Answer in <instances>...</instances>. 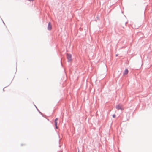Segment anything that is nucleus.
Returning <instances> with one entry per match:
<instances>
[{
    "mask_svg": "<svg viewBox=\"0 0 152 152\" xmlns=\"http://www.w3.org/2000/svg\"><path fill=\"white\" fill-rule=\"evenodd\" d=\"M116 108L118 110H123L124 108L123 107V106L121 104H119L116 106Z\"/></svg>",
    "mask_w": 152,
    "mask_h": 152,
    "instance_id": "1",
    "label": "nucleus"
},
{
    "mask_svg": "<svg viewBox=\"0 0 152 152\" xmlns=\"http://www.w3.org/2000/svg\"><path fill=\"white\" fill-rule=\"evenodd\" d=\"M67 58L68 62H70L72 61V55L70 54H67Z\"/></svg>",
    "mask_w": 152,
    "mask_h": 152,
    "instance_id": "2",
    "label": "nucleus"
},
{
    "mask_svg": "<svg viewBox=\"0 0 152 152\" xmlns=\"http://www.w3.org/2000/svg\"><path fill=\"white\" fill-rule=\"evenodd\" d=\"M52 29V25L50 22H49L48 23V30H50Z\"/></svg>",
    "mask_w": 152,
    "mask_h": 152,
    "instance_id": "3",
    "label": "nucleus"
},
{
    "mask_svg": "<svg viewBox=\"0 0 152 152\" xmlns=\"http://www.w3.org/2000/svg\"><path fill=\"white\" fill-rule=\"evenodd\" d=\"M58 120V118H56V119H55V121H54L55 124V126H56V129H57V128H58V127L57 126V121Z\"/></svg>",
    "mask_w": 152,
    "mask_h": 152,
    "instance_id": "4",
    "label": "nucleus"
},
{
    "mask_svg": "<svg viewBox=\"0 0 152 152\" xmlns=\"http://www.w3.org/2000/svg\"><path fill=\"white\" fill-rule=\"evenodd\" d=\"M128 72V70L127 69H126L124 71V75H127Z\"/></svg>",
    "mask_w": 152,
    "mask_h": 152,
    "instance_id": "5",
    "label": "nucleus"
},
{
    "mask_svg": "<svg viewBox=\"0 0 152 152\" xmlns=\"http://www.w3.org/2000/svg\"><path fill=\"white\" fill-rule=\"evenodd\" d=\"M116 116V115L115 114H114L113 115V118H115Z\"/></svg>",
    "mask_w": 152,
    "mask_h": 152,
    "instance_id": "6",
    "label": "nucleus"
}]
</instances>
